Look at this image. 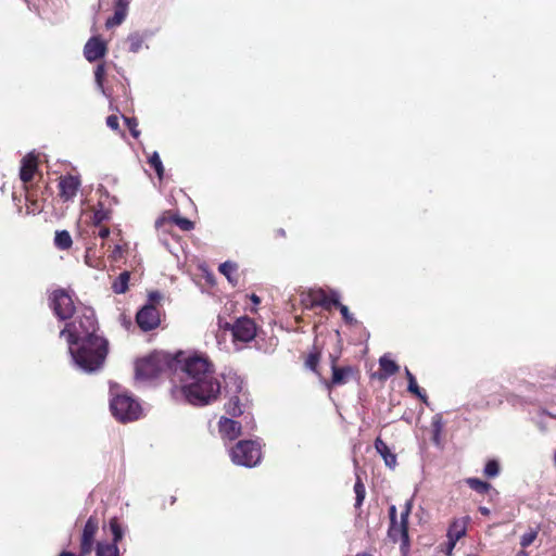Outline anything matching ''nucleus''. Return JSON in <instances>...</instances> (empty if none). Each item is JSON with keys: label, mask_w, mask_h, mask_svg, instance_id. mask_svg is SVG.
I'll return each instance as SVG.
<instances>
[{"label": "nucleus", "mask_w": 556, "mask_h": 556, "mask_svg": "<svg viewBox=\"0 0 556 556\" xmlns=\"http://www.w3.org/2000/svg\"><path fill=\"white\" fill-rule=\"evenodd\" d=\"M181 370L186 375L181 391L188 403L205 406L218 399L220 382L215 376L213 364L206 357H188L181 365Z\"/></svg>", "instance_id": "obj_1"}, {"label": "nucleus", "mask_w": 556, "mask_h": 556, "mask_svg": "<svg viewBox=\"0 0 556 556\" xmlns=\"http://www.w3.org/2000/svg\"><path fill=\"white\" fill-rule=\"evenodd\" d=\"M67 344L74 363L86 372L100 369L109 353V342L104 337H91Z\"/></svg>", "instance_id": "obj_2"}, {"label": "nucleus", "mask_w": 556, "mask_h": 556, "mask_svg": "<svg viewBox=\"0 0 556 556\" xmlns=\"http://www.w3.org/2000/svg\"><path fill=\"white\" fill-rule=\"evenodd\" d=\"M98 330L99 325L94 311L90 307H83L76 313L74 319L60 331V337L65 338L67 343H75L77 340L101 337Z\"/></svg>", "instance_id": "obj_3"}, {"label": "nucleus", "mask_w": 556, "mask_h": 556, "mask_svg": "<svg viewBox=\"0 0 556 556\" xmlns=\"http://www.w3.org/2000/svg\"><path fill=\"white\" fill-rule=\"evenodd\" d=\"M174 365H176V361L169 354L153 352L136 362V377L140 379H154L161 374L170 370Z\"/></svg>", "instance_id": "obj_4"}, {"label": "nucleus", "mask_w": 556, "mask_h": 556, "mask_svg": "<svg viewBox=\"0 0 556 556\" xmlns=\"http://www.w3.org/2000/svg\"><path fill=\"white\" fill-rule=\"evenodd\" d=\"M162 300L163 294L157 290L148 293L147 303L136 314V323L142 331L154 330L161 325Z\"/></svg>", "instance_id": "obj_5"}, {"label": "nucleus", "mask_w": 556, "mask_h": 556, "mask_svg": "<svg viewBox=\"0 0 556 556\" xmlns=\"http://www.w3.org/2000/svg\"><path fill=\"white\" fill-rule=\"evenodd\" d=\"M230 457L236 465L254 467L262 459L261 444L254 440H241L231 448Z\"/></svg>", "instance_id": "obj_6"}, {"label": "nucleus", "mask_w": 556, "mask_h": 556, "mask_svg": "<svg viewBox=\"0 0 556 556\" xmlns=\"http://www.w3.org/2000/svg\"><path fill=\"white\" fill-rule=\"evenodd\" d=\"M113 416L122 421L137 420L141 415L140 404L128 394H117L110 403Z\"/></svg>", "instance_id": "obj_7"}, {"label": "nucleus", "mask_w": 556, "mask_h": 556, "mask_svg": "<svg viewBox=\"0 0 556 556\" xmlns=\"http://www.w3.org/2000/svg\"><path fill=\"white\" fill-rule=\"evenodd\" d=\"M50 308L61 320H67L74 317L76 306L72 294L65 289H55L49 296Z\"/></svg>", "instance_id": "obj_8"}, {"label": "nucleus", "mask_w": 556, "mask_h": 556, "mask_svg": "<svg viewBox=\"0 0 556 556\" xmlns=\"http://www.w3.org/2000/svg\"><path fill=\"white\" fill-rule=\"evenodd\" d=\"M338 358L336 356H331V378L329 380H324L325 386L328 389H332L334 387L346 384L349 381L356 379L359 376V370L355 366H338Z\"/></svg>", "instance_id": "obj_9"}, {"label": "nucleus", "mask_w": 556, "mask_h": 556, "mask_svg": "<svg viewBox=\"0 0 556 556\" xmlns=\"http://www.w3.org/2000/svg\"><path fill=\"white\" fill-rule=\"evenodd\" d=\"M257 333L255 321L248 317H239L231 326V334L233 342H251Z\"/></svg>", "instance_id": "obj_10"}, {"label": "nucleus", "mask_w": 556, "mask_h": 556, "mask_svg": "<svg viewBox=\"0 0 556 556\" xmlns=\"http://www.w3.org/2000/svg\"><path fill=\"white\" fill-rule=\"evenodd\" d=\"M99 530V519L97 516L91 515L81 531L79 540V552L83 556H89L94 548L96 535Z\"/></svg>", "instance_id": "obj_11"}, {"label": "nucleus", "mask_w": 556, "mask_h": 556, "mask_svg": "<svg viewBox=\"0 0 556 556\" xmlns=\"http://www.w3.org/2000/svg\"><path fill=\"white\" fill-rule=\"evenodd\" d=\"M388 538L393 542H400V549L403 556H407L410 548V540L408 535V523L402 521H396L395 523H390L388 529Z\"/></svg>", "instance_id": "obj_12"}, {"label": "nucleus", "mask_w": 556, "mask_h": 556, "mask_svg": "<svg viewBox=\"0 0 556 556\" xmlns=\"http://www.w3.org/2000/svg\"><path fill=\"white\" fill-rule=\"evenodd\" d=\"M108 53V43L100 36H92L84 47V56L88 62H96Z\"/></svg>", "instance_id": "obj_13"}, {"label": "nucleus", "mask_w": 556, "mask_h": 556, "mask_svg": "<svg viewBox=\"0 0 556 556\" xmlns=\"http://www.w3.org/2000/svg\"><path fill=\"white\" fill-rule=\"evenodd\" d=\"M81 182L77 176L65 175L59 179V197L64 201H72L80 187Z\"/></svg>", "instance_id": "obj_14"}, {"label": "nucleus", "mask_w": 556, "mask_h": 556, "mask_svg": "<svg viewBox=\"0 0 556 556\" xmlns=\"http://www.w3.org/2000/svg\"><path fill=\"white\" fill-rule=\"evenodd\" d=\"M174 224L178 226L182 231H190L194 228V223L187 217L172 214L167 212L155 222L157 228L165 227L166 225Z\"/></svg>", "instance_id": "obj_15"}, {"label": "nucleus", "mask_w": 556, "mask_h": 556, "mask_svg": "<svg viewBox=\"0 0 556 556\" xmlns=\"http://www.w3.org/2000/svg\"><path fill=\"white\" fill-rule=\"evenodd\" d=\"M38 170V159L33 154H27L22 159L20 178L26 185L30 182Z\"/></svg>", "instance_id": "obj_16"}, {"label": "nucleus", "mask_w": 556, "mask_h": 556, "mask_svg": "<svg viewBox=\"0 0 556 556\" xmlns=\"http://www.w3.org/2000/svg\"><path fill=\"white\" fill-rule=\"evenodd\" d=\"M218 430L223 438L235 440L241 434V425L233 419L220 417Z\"/></svg>", "instance_id": "obj_17"}, {"label": "nucleus", "mask_w": 556, "mask_h": 556, "mask_svg": "<svg viewBox=\"0 0 556 556\" xmlns=\"http://www.w3.org/2000/svg\"><path fill=\"white\" fill-rule=\"evenodd\" d=\"M128 12L127 0H115L114 1V14L109 17L105 22L106 28H113L119 26L126 18Z\"/></svg>", "instance_id": "obj_18"}, {"label": "nucleus", "mask_w": 556, "mask_h": 556, "mask_svg": "<svg viewBox=\"0 0 556 556\" xmlns=\"http://www.w3.org/2000/svg\"><path fill=\"white\" fill-rule=\"evenodd\" d=\"M301 302L306 308H314L325 304L326 291L323 289H311L302 293Z\"/></svg>", "instance_id": "obj_19"}, {"label": "nucleus", "mask_w": 556, "mask_h": 556, "mask_svg": "<svg viewBox=\"0 0 556 556\" xmlns=\"http://www.w3.org/2000/svg\"><path fill=\"white\" fill-rule=\"evenodd\" d=\"M468 522V516L454 520L448 527L446 535L447 539L453 540L454 542L459 541L466 535Z\"/></svg>", "instance_id": "obj_20"}, {"label": "nucleus", "mask_w": 556, "mask_h": 556, "mask_svg": "<svg viewBox=\"0 0 556 556\" xmlns=\"http://www.w3.org/2000/svg\"><path fill=\"white\" fill-rule=\"evenodd\" d=\"M375 448L379 453V455L383 458L386 466L390 468H394L397 464V458L394 453L391 452L388 444L378 437L375 440Z\"/></svg>", "instance_id": "obj_21"}, {"label": "nucleus", "mask_w": 556, "mask_h": 556, "mask_svg": "<svg viewBox=\"0 0 556 556\" xmlns=\"http://www.w3.org/2000/svg\"><path fill=\"white\" fill-rule=\"evenodd\" d=\"M379 367H380L379 378L383 379V380L395 375L400 369L399 365L393 359H391L387 356L380 357Z\"/></svg>", "instance_id": "obj_22"}, {"label": "nucleus", "mask_w": 556, "mask_h": 556, "mask_svg": "<svg viewBox=\"0 0 556 556\" xmlns=\"http://www.w3.org/2000/svg\"><path fill=\"white\" fill-rule=\"evenodd\" d=\"M321 352L317 346H313L312 351L305 357V366L315 372L319 378H321V374L318 370V365L320 362Z\"/></svg>", "instance_id": "obj_23"}, {"label": "nucleus", "mask_w": 556, "mask_h": 556, "mask_svg": "<svg viewBox=\"0 0 556 556\" xmlns=\"http://www.w3.org/2000/svg\"><path fill=\"white\" fill-rule=\"evenodd\" d=\"M405 376H406V379H407V382H408V386H407L408 392H410L412 394L416 395L422 402L427 403L428 396H427L426 392L422 391L418 387L415 376L409 371L408 368L405 369Z\"/></svg>", "instance_id": "obj_24"}, {"label": "nucleus", "mask_w": 556, "mask_h": 556, "mask_svg": "<svg viewBox=\"0 0 556 556\" xmlns=\"http://www.w3.org/2000/svg\"><path fill=\"white\" fill-rule=\"evenodd\" d=\"M130 280V273L125 270L118 275V277L112 283V290L116 294H124L128 290V283Z\"/></svg>", "instance_id": "obj_25"}, {"label": "nucleus", "mask_w": 556, "mask_h": 556, "mask_svg": "<svg viewBox=\"0 0 556 556\" xmlns=\"http://www.w3.org/2000/svg\"><path fill=\"white\" fill-rule=\"evenodd\" d=\"M218 270L228 279L232 286L237 285L238 279L235 277V274L238 270V265L236 263L226 261L219 265Z\"/></svg>", "instance_id": "obj_26"}, {"label": "nucleus", "mask_w": 556, "mask_h": 556, "mask_svg": "<svg viewBox=\"0 0 556 556\" xmlns=\"http://www.w3.org/2000/svg\"><path fill=\"white\" fill-rule=\"evenodd\" d=\"M54 244L59 250H68L73 244L71 233L67 230H59L55 232Z\"/></svg>", "instance_id": "obj_27"}, {"label": "nucleus", "mask_w": 556, "mask_h": 556, "mask_svg": "<svg viewBox=\"0 0 556 556\" xmlns=\"http://www.w3.org/2000/svg\"><path fill=\"white\" fill-rule=\"evenodd\" d=\"M109 527L112 533L111 544H118L124 538V529L117 517H113L109 521Z\"/></svg>", "instance_id": "obj_28"}, {"label": "nucleus", "mask_w": 556, "mask_h": 556, "mask_svg": "<svg viewBox=\"0 0 556 556\" xmlns=\"http://www.w3.org/2000/svg\"><path fill=\"white\" fill-rule=\"evenodd\" d=\"M96 556H119V551L116 544L98 542L96 546Z\"/></svg>", "instance_id": "obj_29"}, {"label": "nucleus", "mask_w": 556, "mask_h": 556, "mask_svg": "<svg viewBox=\"0 0 556 556\" xmlns=\"http://www.w3.org/2000/svg\"><path fill=\"white\" fill-rule=\"evenodd\" d=\"M465 482L471 490L479 494H486L492 489V485L489 482L482 481L478 478H467Z\"/></svg>", "instance_id": "obj_30"}, {"label": "nucleus", "mask_w": 556, "mask_h": 556, "mask_svg": "<svg viewBox=\"0 0 556 556\" xmlns=\"http://www.w3.org/2000/svg\"><path fill=\"white\" fill-rule=\"evenodd\" d=\"M225 410L228 415L237 417L242 415L243 409L239 396L235 395L225 404Z\"/></svg>", "instance_id": "obj_31"}, {"label": "nucleus", "mask_w": 556, "mask_h": 556, "mask_svg": "<svg viewBox=\"0 0 556 556\" xmlns=\"http://www.w3.org/2000/svg\"><path fill=\"white\" fill-rule=\"evenodd\" d=\"M354 492H355V508H361L364 500L366 497V489L365 484L362 481V478L359 476H356V481L354 484Z\"/></svg>", "instance_id": "obj_32"}, {"label": "nucleus", "mask_w": 556, "mask_h": 556, "mask_svg": "<svg viewBox=\"0 0 556 556\" xmlns=\"http://www.w3.org/2000/svg\"><path fill=\"white\" fill-rule=\"evenodd\" d=\"M110 219V211L105 210L101 203L94 208L91 220L94 226H101L105 220Z\"/></svg>", "instance_id": "obj_33"}, {"label": "nucleus", "mask_w": 556, "mask_h": 556, "mask_svg": "<svg viewBox=\"0 0 556 556\" xmlns=\"http://www.w3.org/2000/svg\"><path fill=\"white\" fill-rule=\"evenodd\" d=\"M126 42L128 50L132 53H137L143 46V37L138 33H134L128 35Z\"/></svg>", "instance_id": "obj_34"}, {"label": "nucleus", "mask_w": 556, "mask_h": 556, "mask_svg": "<svg viewBox=\"0 0 556 556\" xmlns=\"http://www.w3.org/2000/svg\"><path fill=\"white\" fill-rule=\"evenodd\" d=\"M149 165L155 170L160 179L164 175V166L157 152H153L148 159Z\"/></svg>", "instance_id": "obj_35"}, {"label": "nucleus", "mask_w": 556, "mask_h": 556, "mask_svg": "<svg viewBox=\"0 0 556 556\" xmlns=\"http://www.w3.org/2000/svg\"><path fill=\"white\" fill-rule=\"evenodd\" d=\"M338 305H340L338 293L334 291L330 293L326 292L325 304H321L320 307L326 311H331L332 307H338Z\"/></svg>", "instance_id": "obj_36"}, {"label": "nucleus", "mask_w": 556, "mask_h": 556, "mask_svg": "<svg viewBox=\"0 0 556 556\" xmlns=\"http://www.w3.org/2000/svg\"><path fill=\"white\" fill-rule=\"evenodd\" d=\"M498 473H500V464H498V462L495 460V459L488 460V463L485 464V467H484V475L488 478H494Z\"/></svg>", "instance_id": "obj_37"}, {"label": "nucleus", "mask_w": 556, "mask_h": 556, "mask_svg": "<svg viewBox=\"0 0 556 556\" xmlns=\"http://www.w3.org/2000/svg\"><path fill=\"white\" fill-rule=\"evenodd\" d=\"M341 315H342V318L344 320V323L349 326H354L357 324V320L354 318V316L350 313L348 306L343 305L340 303V305H338V307Z\"/></svg>", "instance_id": "obj_38"}, {"label": "nucleus", "mask_w": 556, "mask_h": 556, "mask_svg": "<svg viewBox=\"0 0 556 556\" xmlns=\"http://www.w3.org/2000/svg\"><path fill=\"white\" fill-rule=\"evenodd\" d=\"M105 74H106L105 64L103 62L99 63L94 70V79H96L97 85L100 88H103Z\"/></svg>", "instance_id": "obj_39"}, {"label": "nucleus", "mask_w": 556, "mask_h": 556, "mask_svg": "<svg viewBox=\"0 0 556 556\" xmlns=\"http://www.w3.org/2000/svg\"><path fill=\"white\" fill-rule=\"evenodd\" d=\"M536 536H538V531H534V530H531V531L525 533L520 538V545H521L522 549L530 546L535 541Z\"/></svg>", "instance_id": "obj_40"}, {"label": "nucleus", "mask_w": 556, "mask_h": 556, "mask_svg": "<svg viewBox=\"0 0 556 556\" xmlns=\"http://www.w3.org/2000/svg\"><path fill=\"white\" fill-rule=\"evenodd\" d=\"M126 126L128 130L130 131L131 136L134 138H138L140 135V131L138 130V121L135 117H126L125 118Z\"/></svg>", "instance_id": "obj_41"}, {"label": "nucleus", "mask_w": 556, "mask_h": 556, "mask_svg": "<svg viewBox=\"0 0 556 556\" xmlns=\"http://www.w3.org/2000/svg\"><path fill=\"white\" fill-rule=\"evenodd\" d=\"M456 543L457 542H454L453 540L447 539V541L445 543L440 545L441 552H443L447 556H451Z\"/></svg>", "instance_id": "obj_42"}, {"label": "nucleus", "mask_w": 556, "mask_h": 556, "mask_svg": "<svg viewBox=\"0 0 556 556\" xmlns=\"http://www.w3.org/2000/svg\"><path fill=\"white\" fill-rule=\"evenodd\" d=\"M412 501H407L405 503V507H404V510L401 513V517L400 519H402V521L404 522H407L408 523V519H409V515L412 513Z\"/></svg>", "instance_id": "obj_43"}, {"label": "nucleus", "mask_w": 556, "mask_h": 556, "mask_svg": "<svg viewBox=\"0 0 556 556\" xmlns=\"http://www.w3.org/2000/svg\"><path fill=\"white\" fill-rule=\"evenodd\" d=\"M106 125H108L111 129H113V130L118 129V125H119V124H118V118H117V116H115V115H110V116H108V118H106Z\"/></svg>", "instance_id": "obj_44"}, {"label": "nucleus", "mask_w": 556, "mask_h": 556, "mask_svg": "<svg viewBox=\"0 0 556 556\" xmlns=\"http://www.w3.org/2000/svg\"><path fill=\"white\" fill-rule=\"evenodd\" d=\"M389 518H390V523H395L397 520V510H396V507L394 505H391L389 507Z\"/></svg>", "instance_id": "obj_45"}, {"label": "nucleus", "mask_w": 556, "mask_h": 556, "mask_svg": "<svg viewBox=\"0 0 556 556\" xmlns=\"http://www.w3.org/2000/svg\"><path fill=\"white\" fill-rule=\"evenodd\" d=\"M98 236L102 239L108 238L110 236V228L106 226H101Z\"/></svg>", "instance_id": "obj_46"}, {"label": "nucleus", "mask_w": 556, "mask_h": 556, "mask_svg": "<svg viewBox=\"0 0 556 556\" xmlns=\"http://www.w3.org/2000/svg\"><path fill=\"white\" fill-rule=\"evenodd\" d=\"M218 326H219V328H222L224 330H230L231 331L232 324L224 320L222 317H218Z\"/></svg>", "instance_id": "obj_47"}, {"label": "nucleus", "mask_w": 556, "mask_h": 556, "mask_svg": "<svg viewBox=\"0 0 556 556\" xmlns=\"http://www.w3.org/2000/svg\"><path fill=\"white\" fill-rule=\"evenodd\" d=\"M250 300L253 302L254 305H258L261 303V299L255 293H252L249 295Z\"/></svg>", "instance_id": "obj_48"}, {"label": "nucleus", "mask_w": 556, "mask_h": 556, "mask_svg": "<svg viewBox=\"0 0 556 556\" xmlns=\"http://www.w3.org/2000/svg\"><path fill=\"white\" fill-rule=\"evenodd\" d=\"M479 511H480V514H481V515H483V516H489V515H490V513H491V511H490V509H489L488 507H484V506H480V507H479Z\"/></svg>", "instance_id": "obj_49"}, {"label": "nucleus", "mask_w": 556, "mask_h": 556, "mask_svg": "<svg viewBox=\"0 0 556 556\" xmlns=\"http://www.w3.org/2000/svg\"><path fill=\"white\" fill-rule=\"evenodd\" d=\"M276 235L279 236V237H283L285 238L286 237V231H285V229L279 228V229L276 230Z\"/></svg>", "instance_id": "obj_50"}, {"label": "nucleus", "mask_w": 556, "mask_h": 556, "mask_svg": "<svg viewBox=\"0 0 556 556\" xmlns=\"http://www.w3.org/2000/svg\"><path fill=\"white\" fill-rule=\"evenodd\" d=\"M516 556H529V554L525 549H521L517 553Z\"/></svg>", "instance_id": "obj_51"}, {"label": "nucleus", "mask_w": 556, "mask_h": 556, "mask_svg": "<svg viewBox=\"0 0 556 556\" xmlns=\"http://www.w3.org/2000/svg\"><path fill=\"white\" fill-rule=\"evenodd\" d=\"M355 556H370V555H369V554H367V553H358V554H356Z\"/></svg>", "instance_id": "obj_52"}, {"label": "nucleus", "mask_w": 556, "mask_h": 556, "mask_svg": "<svg viewBox=\"0 0 556 556\" xmlns=\"http://www.w3.org/2000/svg\"><path fill=\"white\" fill-rule=\"evenodd\" d=\"M30 197H31V194L27 191L26 200H27V201H31Z\"/></svg>", "instance_id": "obj_53"}, {"label": "nucleus", "mask_w": 556, "mask_h": 556, "mask_svg": "<svg viewBox=\"0 0 556 556\" xmlns=\"http://www.w3.org/2000/svg\"><path fill=\"white\" fill-rule=\"evenodd\" d=\"M554 465L556 467V452L554 453Z\"/></svg>", "instance_id": "obj_54"}]
</instances>
